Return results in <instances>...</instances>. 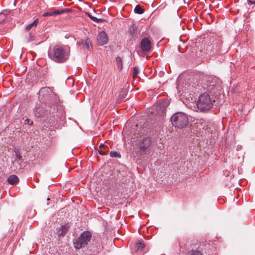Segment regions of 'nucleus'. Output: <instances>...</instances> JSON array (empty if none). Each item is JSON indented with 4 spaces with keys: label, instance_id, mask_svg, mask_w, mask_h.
Here are the masks:
<instances>
[{
    "label": "nucleus",
    "instance_id": "nucleus-1",
    "mask_svg": "<svg viewBox=\"0 0 255 255\" xmlns=\"http://www.w3.org/2000/svg\"><path fill=\"white\" fill-rule=\"evenodd\" d=\"M70 48L68 46L55 45L50 48L48 52V57L57 63L65 62L69 58Z\"/></svg>",
    "mask_w": 255,
    "mask_h": 255
},
{
    "label": "nucleus",
    "instance_id": "nucleus-2",
    "mask_svg": "<svg viewBox=\"0 0 255 255\" xmlns=\"http://www.w3.org/2000/svg\"><path fill=\"white\" fill-rule=\"evenodd\" d=\"M170 121L175 128L182 129L185 128L188 124L187 115L182 112H177L171 118Z\"/></svg>",
    "mask_w": 255,
    "mask_h": 255
},
{
    "label": "nucleus",
    "instance_id": "nucleus-3",
    "mask_svg": "<svg viewBox=\"0 0 255 255\" xmlns=\"http://www.w3.org/2000/svg\"><path fill=\"white\" fill-rule=\"evenodd\" d=\"M213 102H215V100L213 101L210 96L205 92L199 96L197 106L201 111H208L212 108Z\"/></svg>",
    "mask_w": 255,
    "mask_h": 255
},
{
    "label": "nucleus",
    "instance_id": "nucleus-4",
    "mask_svg": "<svg viewBox=\"0 0 255 255\" xmlns=\"http://www.w3.org/2000/svg\"><path fill=\"white\" fill-rule=\"evenodd\" d=\"M91 234L89 231H85L81 234L79 237L74 242L75 248L79 249L86 246L90 241Z\"/></svg>",
    "mask_w": 255,
    "mask_h": 255
},
{
    "label": "nucleus",
    "instance_id": "nucleus-5",
    "mask_svg": "<svg viewBox=\"0 0 255 255\" xmlns=\"http://www.w3.org/2000/svg\"><path fill=\"white\" fill-rule=\"evenodd\" d=\"M151 138L149 137L144 138L139 142L138 152L141 155L148 154L151 151Z\"/></svg>",
    "mask_w": 255,
    "mask_h": 255
},
{
    "label": "nucleus",
    "instance_id": "nucleus-6",
    "mask_svg": "<svg viewBox=\"0 0 255 255\" xmlns=\"http://www.w3.org/2000/svg\"><path fill=\"white\" fill-rule=\"evenodd\" d=\"M66 14L76 15L75 11L71 8L54 9L43 13L42 16H53L54 15Z\"/></svg>",
    "mask_w": 255,
    "mask_h": 255
},
{
    "label": "nucleus",
    "instance_id": "nucleus-7",
    "mask_svg": "<svg viewBox=\"0 0 255 255\" xmlns=\"http://www.w3.org/2000/svg\"><path fill=\"white\" fill-rule=\"evenodd\" d=\"M169 105V101L167 99L159 101L154 107L155 113L160 116H163Z\"/></svg>",
    "mask_w": 255,
    "mask_h": 255
},
{
    "label": "nucleus",
    "instance_id": "nucleus-8",
    "mask_svg": "<svg viewBox=\"0 0 255 255\" xmlns=\"http://www.w3.org/2000/svg\"><path fill=\"white\" fill-rule=\"evenodd\" d=\"M97 42L99 45H103L108 42V37L105 31L100 32L97 36Z\"/></svg>",
    "mask_w": 255,
    "mask_h": 255
},
{
    "label": "nucleus",
    "instance_id": "nucleus-9",
    "mask_svg": "<svg viewBox=\"0 0 255 255\" xmlns=\"http://www.w3.org/2000/svg\"><path fill=\"white\" fill-rule=\"evenodd\" d=\"M141 49L144 52H148L151 49V42L147 38L142 39L140 43Z\"/></svg>",
    "mask_w": 255,
    "mask_h": 255
},
{
    "label": "nucleus",
    "instance_id": "nucleus-10",
    "mask_svg": "<svg viewBox=\"0 0 255 255\" xmlns=\"http://www.w3.org/2000/svg\"><path fill=\"white\" fill-rule=\"evenodd\" d=\"M39 94L45 97H52L54 95L52 89L49 87H44L39 91Z\"/></svg>",
    "mask_w": 255,
    "mask_h": 255
},
{
    "label": "nucleus",
    "instance_id": "nucleus-11",
    "mask_svg": "<svg viewBox=\"0 0 255 255\" xmlns=\"http://www.w3.org/2000/svg\"><path fill=\"white\" fill-rule=\"evenodd\" d=\"M70 228V225L69 224H66L63 226H61L60 228L58 231V237H61L65 236L67 233L68 230Z\"/></svg>",
    "mask_w": 255,
    "mask_h": 255
},
{
    "label": "nucleus",
    "instance_id": "nucleus-12",
    "mask_svg": "<svg viewBox=\"0 0 255 255\" xmlns=\"http://www.w3.org/2000/svg\"><path fill=\"white\" fill-rule=\"evenodd\" d=\"M129 32L130 36L132 38L135 39L137 37L138 33L137 30V26L135 23H132L130 26Z\"/></svg>",
    "mask_w": 255,
    "mask_h": 255
},
{
    "label": "nucleus",
    "instance_id": "nucleus-13",
    "mask_svg": "<svg viewBox=\"0 0 255 255\" xmlns=\"http://www.w3.org/2000/svg\"><path fill=\"white\" fill-rule=\"evenodd\" d=\"M7 181L11 185H15L18 182V178L16 175H11L7 178Z\"/></svg>",
    "mask_w": 255,
    "mask_h": 255
},
{
    "label": "nucleus",
    "instance_id": "nucleus-14",
    "mask_svg": "<svg viewBox=\"0 0 255 255\" xmlns=\"http://www.w3.org/2000/svg\"><path fill=\"white\" fill-rule=\"evenodd\" d=\"M38 21V19L36 18L31 23L27 24L25 27V30L26 31H29L32 27H36Z\"/></svg>",
    "mask_w": 255,
    "mask_h": 255
},
{
    "label": "nucleus",
    "instance_id": "nucleus-15",
    "mask_svg": "<svg viewBox=\"0 0 255 255\" xmlns=\"http://www.w3.org/2000/svg\"><path fill=\"white\" fill-rule=\"evenodd\" d=\"M81 45H82L83 47L89 49L91 46L90 40L88 38L82 39L81 41Z\"/></svg>",
    "mask_w": 255,
    "mask_h": 255
},
{
    "label": "nucleus",
    "instance_id": "nucleus-16",
    "mask_svg": "<svg viewBox=\"0 0 255 255\" xmlns=\"http://www.w3.org/2000/svg\"><path fill=\"white\" fill-rule=\"evenodd\" d=\"M134 12L138 14H142L144 13V9L143 6H141L140 5H137L134 9Z\"/></svg>",
    "mask_w": 255,
    "mask_h": 255
},
{
    "label": "nucleus",
    "instance_id": "nucleus-17",
    "mask_svg": "<svg viewBox=\"0 0 255 255\" xmlns=\"http://www.w3.org/2000/svg\"><path fill=\"white\" fill-rule=\"evenodd\" d=\"M127 95V90L125 89H122L119 93V97L120 98L119 102L124 99Z\"/></svg>",
    "mask_w": 255,
    "mask_h": 255
},
{
    "label": "nucleus",
    "instance_id": "nucleus-18",
    "mask_svg": "<svg viewBox=\"0 0 255 255\" xmlns=\"http://www.w3.org/2000/svg\"><path fill=\"white\" fill-rule=\"evenodd\" d=\"M216 87L215 86L214 84L213 83V84H210L209 85H208L206 89L207 91L210 92L212 94L215 93V92L214 91Z\"/></svg>",
    "mask_w": 255,
    "mask_h": 255
},
{
    "label": "nucleus",
    "instance_id": "nucleus-19",
    "mask_svg": "<svg viewBox=\"0 0 255 255\" xmlns=\"http://www.w3.org/2000/svg\"><path fill=\"white\" fill-rule=\"evenodd\" d=\"M116 63H117V65L118 69L120 70H122V69L123 68V64H122V60L120 57L118 56L117 57Z\"/></svg>",
    "mask_w": 255,
    "mask_h": 255
},
{
    "label": "nucleus",
    "instance_id": "nucleus-20",
    "mask_svg": "<svg viewBox=\"0 0 255 255\" xmlns=\"http://www.w3.org/2000/svg\"><path fill=\"white\" fill-rule=\"evenodd\" d=\"M145 247V245L143 241H139L136 244V248L137 251H141Z\"/></svg>",
    "mask_w": 255,
    "mask_h": 255
},
{
    "label": "nucleus",
    "instance_id": "nucleus-21",
    "mask_svg": "<svg viewBox=\"0 0 255 255\" xmlns=\"http://www.w3.org/2000/svg\"><path fill=\"white\" fill-rule=\"evenodd\" d=\"M110 156L111 157H118V158H121V155L119 152H117L116 151H112L110 152Z\"/></svg>",
    "mask_w": 255,
    "mask_h": 255
},
{
    "label": "nucleus",
    "instance_id": "nucleus-22",
    "mask_svg": "<svg viewBox=\"0 0 255 255\" xmlns=\"http://www.w3.org/2000/svg\"><path fill=\"white\" fill-rule=\"evenodd\" d=\"M139 73V69L137 67H134L133 68V78H135L138 77V74Z\"/></svg>",
    "mask_w": 255,
    "mask_h": 255
},
{
    "label": "nucleus",
    "instance_id": "nucleus-23",
    "mask_svg": "<svg viewBox=\"0 0 255 255\" xmlns=\"http://www.w3.org/2000/svg\"><path fill=\"white\" fill-rule=\"evenodd\" d=\"M91 20L96 22H101L104 20L102 18H98L97 17H89Z\"/></svg>",
    "mask_w": 255,
    "mask_h": 255
},
{
    "label": "nucleus",
    "instance_id": "nucleus-24",
    "mask_svg": "<svg viewBox=\"0 0 255 255\" xmlns=\"http://www.w3.org/2000/svg\"><path fill=\"white\" fill-rule=\"evenodd\" d=\"M190 255H202V253L199 251L192 250L190 253Z\"/></svg>",
    "mask_w": 255,
    "mask_h": 255
},
{
    "label": "nucleus",
    "instance_id": "nucleus-25",
    "mask_svg": "<svg viewBox=\"0 0 255 255\" xmlns=\"http://www.w3.org/2000/svg\"><path fill=\"white\" fill-rule=\"evenodd\" d=\"M108 150L109 149H103V150H102V149H101L100 150H98V152L100 154L102 155H104L107 153Z\"/></svg>",
    "mask_w": 255,
    "mask_h": 255
},
{
    "label": "nucleus",
    "instance_id": "nucleus-26",
    "mask_svg": "<svg viewBox=\"0 0 255 255\" xmlns=\"http://www.w3.org/2000/svg\"><path fill=\"white\" fill-rule=\"evenodd\" d=\"M26 38H27V41L28 42L31 41L34 39V36L31 32L28 33V36Z\"/></svg>",
    "mask_w": 255,
    "mask_h": 255
},
{
    "label": "nucleus",
    "instance_id": "nucleus-27",
    "mask_svg": "<svg viewBox=\"0 0 255 255\" xmlns=\"http://www.w3.org/2000/svg\"><path fill=\"white\" fill-rule=\"evenodd\" d=\"M0 14L5 15L13 14L11 11L7 10L3 11Z\"/></svg>",
    "mask_w": 255,
    "mask_h": 255
},
{
    "label": "nucleus",
    "instance_id": "nucleus-28",
    "mask_svg": "<svg viewBox=\"0 0 255 255\" xmlns=\"http://www.w3.org/2000/svg\"><path fill=\"white\" fill-rule=\"evenodd\" d=\"M24 124L31 126L33 124V122L31 120H30L28 119H27L24 121Z\"/></svg>",
    "mask_w": 255,
    "mask_h": 255
},
{
    "label": "nucleus",
    "instance_id": "nucleus-29",
    "mask_svg": "<svg viewBox=\"0 0 255 255\" xmlns=\"http://www.w3.org/2000/svg\"><path fill=\"white\" fill-rule=\"evenodd\" d=\"M99 148H100V149H102V148H103V149H109L107 145H105L104 144H101L100 145V146H99Z\"/></svg>",
    "mask_w": 255,
    "mask_h": 255
},
{
    "label": "nucleus",
    "instance_id": "nucleus-30",
    "mask_svg": "<svg viewBox=\"0 0 255 255\" xmlns=\"http://www.w3.org/2000/svg\"><path fill=\"white\" fill-rule=\"evenodd\" d=\"M248 3L250 4H255V0H248Z\"/></svg>",
    "mask_w": 255,
    "mask_h": 255
},
{
    "label": "nucleus",
    "instance_id": "nucleus-31",
    "mask_svg": "<svg viewBox=\"0 0 255 255\" xmlns=\"http://www.w3.org/2000/svg\"><path fill=\"white\" fill-rule=\"evenodd\" d=\"M209 18L210 20L207 19L206 20L207 21L208 23H210V21H211V22H212L213 21L212 18V17H209Z\"/></svg>",
    "mask_w": 255,
    "mask_h": 255
},
{
    "label": "nucleus",
    "instance_id": "nucleus-32",
    "mask_svg": "<svg viewBox=\"0 0 255 255\" xmlns=\"http://www.w3.org/2000/svg\"><path fill=\"white\" fill-rule=\"evenodd\" d=\"M4 21V19H1V17H0V23H1Z\"/></svg>",
    "mask_w": 255,
    "mask_h": 255
},
{
    "label": "nucleus",
    "instance_id": "nucleus-33",
    "mask_svg": "<svg viewBox=\"0 0 255 255\" xmlns=\"http://www.w3.org/2000/svg\"><path fill=\"white\" fill-rule=\"evenodd\" d=\"M195 21H196L198 20V17H196L194 19Z\"/></svg>",
    "mask_w": 255,
    "mask_h": 255
},
{
    "label": "nucleus",
    "instance_id": "nucleus-34",
    "mask_svg": "<svg viewBox=\"0 0 255 255\" xmlns=\"http://www.w3.org/2000/svg\"><path fill=\"white\" fill-rule=\"evenodd\" d=\"M86 13V14L88 15V16H91V15L90 14H89V13Z\"/></svg>",
    "mask_w": 255,
    "mask_h": 255
},
{
    "label": "nucleus",
    "instance_id": "nucleus-35",
    "mask_svg": "<svg viewBox=\"0 0 255 255\" xmlns=\"http://www.w3.org/2000/svg\"><path fill=\"white\" fill-rule=\"evenodd\" d=\"M49 199H49V198H48L47 199V200L48 201V200H49Z\"/></svg>",
    "mask_w": 255,
    "mask_h": 255
},
{
    "label": "nucleus",
    "instance_id": "nucleus-36",
    "mask_svg": "<svg viewBox=\"0 0 255 255\" xmlns=\"http://www.w3.org/2000/svg\"><path fill=\"white\" fill-rule=\"evenodd\" d=\"M41 116L40 114H39V115H38V117H40Z\"/></svg>",
    "mask_w": 255,
    "mask_h": 255
}]
</instances>
